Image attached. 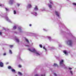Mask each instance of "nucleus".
Wrapping results in <instances>:
<instances>
[{"instance_id":"f257e3e1","label":"nucleus","mask_w":76,"mask_h":76,"mask_svg":"<svg viewBox=\"0 0 76 76\" xmlns=\"http://www.w3.org/2000/svg\"><path fill=\"white\" fill-rule=\"evenodd\" d=\"M28 50L30 51V52H31L34 53L36 56H41V53H40V52L36 50L34 48H32L31 49H30V48H29Z\"/></svg>"},{"instance_id":"f03ea898","label":"nucleus","mask_w":76,"mask_h":76,"mask_svg":"<svg viewBox=\"0 0 76 76\" xmlns=\"http://www.w3.org/2000/svg\"><path fill=\"white\" fill-rule=\"evenodd\" d=\"M18 30L19 31V32H17L15 31L14 32V33L20 35L21 34V33H22L23 32V31H22V30L21 27L19 26L18 28Z\"/></svg>"},{"instance_id":"7ed1b4c3","label":"nucleus","mask_w":76,"mask_h":76,"mask_svg":"<svg viewBox=\"0 0 76 76\" xmlns=\"http://www.w3.org/2000/svg\"><path fill=\"white\" fill-rule=\"evenodd\" d=\"M60 66L62 67H64L65 68V65L64 63V60H62L59 62Z\"/></svg>"},{"instance_id":"20e7f679","label":"nucleus","mask_w":76,"mask_h":76,"mask_svg":"<svg viewBox=\"0 0 76 76\" xmlns=\"http://www.w3.org/2000/svg\"><path fill=\"white\" fill-rule=\"evenodd\" d=\"M7 13H6V14H4V16H2V17H5V19H6L8 21L10 22H11V20L9 19L8 17L7 16Z\"/></svg>"},{"instance_id":"39448f33","label":"nucleus","mask_w":76,"mask_h":76,"mask_svg":"<svg viewBox=\"0 0 76 76\" xmlns=\"http://www.w3.org/2000/svg\"><path fill=\"white\" fill-rule=\"evenodd\" d=\"M8 69H11V71L12 72H14V73H16L17 72V71H15V70L14 69H12L11 66H8Z\"/></svg>"},{"instance_id":"423d86ee","label":"nucleus","mask_w":76,"mask_h":76,"mask_svg":"<svg viewBox=\"0 0 76 76\" xmlns=\"http://www.w3.org/2000/svg\"><path fill=\"white\" fill-rule=\"evenodd\" d=\"M67 43L68 45H69L70 46H72V40H68V41H67Z\"/></svg>"},{"instance_id":"0eeeda50","label":"nucleus","mask_w":76,"mask_h":76,"mask_svg":"<svg viewBox=\"0 0 76 76\" xmlns=\"http://www.w3.org/2000/svg\"><path fill=\"white\" fill-rule=\"evenodd\" d=\"M55 13H56V14L57 16H58V17L60 18H60V13L56 11L55 12Z\"/></svg>"},{"instance_id":"6e6552de","label":"nucleus","mask_w":76,"mask_h":76,"mask_svg":"<svg viewBox=\"0 0 76 76\" xmlns=\"http://www.w3.org/2000/svg\"><path fill=\"white\" fill-rule=\"evenodd\" d=\"M31 14H33L35 16H37V12H35L34 10V12H31Z\"/></svg>"},{"instance_id":"1a4fd4ad","label":"nucleus","mask_w":76,"mask_h":76,"mask_svg":"<svg viewBox=\"0 0 76 76\" xmlns=\"http://www.w3.org/2000/svg\"><path fill=\"white\" fill-rule=\"evenodd\" d=\"M34 9L35 11H37L39 10L37 6H35V7H34Z\"/></svg>"},{"instance_id":"9d476101","label":"nucleus","mask_w":76,"mask_h":76,"mask_svg":"<svg viewBox=\"0 0 76 76\" xmlns=\"http://www.w3.org/2000/svg\"><path fill=\"white\" fill-rule=\"evenodd\" d=\"M14 1V0H10L9 1V3L11 4H12Z\"/></svg>"},{"instance_id":"9b49d317","label":"nucleus","mask_w":76,"mask_h":76,"mask_svg":"<svg viewBox=\"0 0 76 76\" xmlns=\"http://www.w3.org/2000/svg\"><path fill=\"white\" fill-rule=\"evenodd\" d=\"M31 4H28L27 5V8H31Z\"/></svg>"},{"instance_id":"f8f14e48","label":"nucleus","mask_w":76,"mask_h":76,"mask_svg":"<svg viewBox=\"0 0 76 76\" xmlns=\"http://www.w3.org/2000/svg\"><path fill=\"white\" fill-rule=\"evenodd\" d=\"M15 39L16 40L17 42H20V40L19 39H18V38H17V37L16 36H15Z\"/></svg>"},{"instance_id":"ddd939ff","label":"nucleus","mask_w":76,"mask_h":76,"mask_svg":"<svg viewBox=\"0 0 76 76\" xmlns=\"http://www.w3.org/2000/svg\"><path fill=\"white\" fill-rule=\"evenodd\" d=\"M0 66L1 67H3V66H4L3 63L2 62H0Z\"/></svg>"},{"instance_id":"4468645a","label":"nucleus","mask_w":76,"mask_h":76,"mask_svg":"<svg viewBox=\"0 0 76 76\" xmlns=\"http://www.w3.org/2000/svg\"><path fill=\"white\" fill-rule=\"evenodd\" d=\"M48 6H49V7L50 8V9H51V8H52V5L51 4H48Z\"/></svg>"},{"instance_id":"2eb2a0df","label":"nucleus","mask_w":76,"mask_h":76,"mask_svg":"<svg viewBox=\"0 0 76 76\" xmlns=\"http://www.w3.org/2000/svg\"><path fill=\"white\" fill-rule=\"evenodd\" d=\"M63 52L64 53H65L66 55H67L68 53H67V51H66V50H64Z\"/></svg>"},{"instance_id":"dca6fc26","label":"nucleus","mask_w":76,"mask_h":76,"mask_svg":"<svg viewBox=\"0 0 76 76\" xmlns=\"http://www.w3.org/2000/svg\"><path fill=\"white\" fill-rule=\"evenodd\" d=\"M25 40L26 41V42H27V43H28V44H29V40H28V39H25Z\"/></svg>"},{"instance_id":"f3484780","label":"nucleus","mask_w":76,"mask_h":76,"mask_svg":"<svg viewBox=\"0 0 76 76\" xmlns=\"http://www.w3.org/2000/svg\"><path fill=\"white\" fill-rule=\"evenodd\" d=\"M17 25H15V26H14L13 28V29H15L16 28H17Z\"/></svg>"},{"instance_id":"a211bd4d","label":"nucleus","mask_w":76,"mask_h":76,"mask_svg":"<svg viewBox=\"0 0 76 76\" xmlns=\"http://www.w3.org/2000/svg\"><path fill=\"white\" fill-rule=\"evenodd\" d=\"M18 59H19L20 60H22V59L20 58V55H19L18 56H17Z\"/></svg>"},{"instance_id":"6ab92c4d","label":"nucleus","mask_w":76,"mask_h":76,"mask_svg":"<svg viewBox=\"0 0 76 76\" xmlns=\"http://www.w3.org/2000/svg\"><path fill=\"white\" fill-rule=\"evenodd\" d=\"M48 39H49L50 40V41H51V37H50V36H48Z\"/></svg>"},{"instance_id":"aec40b11","label":"nucleus","mask_w":76,"mask_h":76,"mask_svg":"<svg viewBox=\"0 0 76 76\" xmlns=\"http://www.w3.org/2000/svg\"><path fill=\"white\" fill-rule=\"evenodd\" d=\"M50 1V3H51V4H52V5L53 4V2L52 1H51V0H50V1Z\"/></svg>"},{"instance_id":"412c9836","label":"nucleus","mask_w":76,"mask_h":76,"mask_svg":"<svg viewBox=\"0 0 76 76\" xmlns=\"http://www.w3.org/2000/svg\"><path fill=\"white\" fill-rule=\"evenodd\" d=\"M5 9L6 11H9V9H8V8H7V7H5Z\"/></svg>"},{"instance_id":"4be33fe9","label":"nucleus","mask_w":76,"mask_h":76,"mask_svg":"<svg viewBox=\"0 0 76 76\" xmlns=\"http://www.w3.org/2000/svg\"><path fill=\"white\" fill-rule=\"evenodd\" d=\"M53 66H57L58 67V65L56 64H54Z\"/></svg>"},{"instance_id":"5701e85b","label":"nucleus","mask_w":76,"mask_h":76,"mask_svg":"<svg viewBox=\"0 0 76 76\" xmlns=\"http://www.w3.org/2000/svg\"><path fill=\"white\" fill-rule=\"evenodd\" d=\"M18 74L19 75H20V76H22V73H21V72H18Z\"/></svg>"},{"instance_id":"b1692460","label":"nucleus","mask_w":76,"mask_h":76,"mask_svg":"<svg viewBox=\"0 0 76 76\" xmlns=\"http://www.w3.org/2000/svg\"><path fill=\"white\" fill-rule=\"evenodd\" d=\"M9 52V53H10V54H12V52L11 50H10Z\"/></svg>"},{"instance_id":"393cba45","label":"nucleus","mask_w":76,"mask_h":76,"mask_svg":"<svg viewBox=\"0 0 76 76\" xmlns=\"http://www.w3.org/2000/svg\"><path fill=\"white\" fill-rule=\"evenodd\" d=\"M70 73H71V74L72 75H73V72L72 71H70Z\"/></svg>"},{"instance_id":"a878e982","label":"nucleus","mask_w":76,"mask_h":76,"mask_svg":"<svg viewBox=\"0 0 76 76\" xmlns=\"http://www.w3.org/2000/svg\"><path fill=\"white\" fill-rule=\"evenodd\" d=\"M72 4L74 6H76V3H72Z\"/></svg>"},{"instance_id":"bb28decb","label":"nucleus","mask_w":76,"mask_h":76,"mask_svg":"<svg viewBox=\"0 0 76 76\" xmlns=\"http://www.w3.org/2000/svg\"><path fill=\"white\" fill-rule=\"evenodd\" d=\"M32 35H34V36H36L37 35L35 34H32Z\"/></svg>"},{"instance_id":"cd10ccee","label":"nucleus","mask_w":76,"mask_h":76,"mask_svg":"<svg viewBox=\"0 0 76 76\" xmlns=\"http://www.w3.org/2000/svg\"><path fill=\"white\" fill-rule=\"evenodd\" d=\"M14 14H16V10H14Z\"/></svg>"},{"instance_id":"c85d7f7f","label":"nucleus","mask_w":76,"mask_h":76,"mask_svg":"<svg viewBox=\"0 0 76 76\" xmlns=\"http://www.w3.org/2000/svg\"><path fill=\"white\" fill-rule=\"evenodd\" d=\"M43 31H48V30H47V29H43Z\"/></svg>"},{"instance_id":"c756f323","label":"nucleus","mask_w":76,"mask_h":76,"mask_svg":"<svg viewBox=\"0 0 76 76\" xmlns=\"http://www.w3.org/2000/svg\"><path fill=\"white\" fill-rule=\"evenodd\" d=\"M0 6H1V7H3L4 5H3V4H0Z\"/></svg>"},{"instance_id":"7c9ffc66","label":"nucleus","mask_w":76,"mask_h":76,"mask_svg":"<svg viewBox=\"0 0 76 76\" xmlns=\"http://www.w3.org/2000/svg\"><path fill=\"white\" fill-rule=\"evenodd\" d=\"M13 45H10V47L11 48H13Z\"/></svg>"},{"instance_id":"2f4dec72","label":"nucleus","mask_w":76,"mask_h":76,"mask_svg":"<svg viewBox=\"0 0 76 76\" xmlns=\"http://www.w3.org/2000/svg\"><path fill=\"white\" fill-rule=\"evenodd\" d=\"M17 4L18 6L19 7V6H20V4L19 3H17Z\"/></svg>"},{"instance_id":"473e14b6","label":"nucleus","mask_w":76,"mask_h":76,"mask_svg":"<svg viewBox=\"0 0 76 76\" xmlns=\"http://www.w3.org/2000/svg\"><path fill=\"white\" fill-rule=\"evenodd\" d=\"M45 10V9L44 8L43 9H41V10L42 11H44V10Z\"/></svg>"},{"instance_id":"72a5a7b5","label":"nucleus","mask_w":76,"mask_h":76,"mask_svg":"<svg viewBox=\"0 0 76 76\" xmlns=\"http://www.w3.org/2000/svg\"><path fill=\"white\" fill-rule=\"evenodd\" d=\"M40 47V48H42V45H39Z\"/></svg>"},{"instance_id":"f704fd0d","label":"nucleus","mask_w":76,"mask_h":76,"mask_svg":"<svg viewBox=\"0 0 76 76\" xmlns=\"http://www.w3.org/2000/svg\"><path fill=\"white\" fill-rule=\"evenodd\" d=\"M43 49H45V50H47L46 49V48H45V46H44V47H43Z\"/></svg>"},{"instance_id":"c9c22d12","label":"nucleus","mask_w":76,"mask_h":76,"mask_svg":"<svg viewBox=\"0 0 76 76\" xmlns=\"http://www.w3.org/2000/svg\"><path fill=\"white\" fill-rule=\"evenodd\" d=\"M3 29H4V30H5V31H6V29L5 28H4L3 27Z\"/></svg>"},{"instance_id":"e433bc0d","label":"nucleus","mask_w":76,"mask_h":76,"mask_svg":"<svg viewBox=\"0 0 76 76\" xmlns=\"http://www.w3.org/2000/svg\"><path fill=\"white\" fill-rule=\"evenodd\" d=\"M22 66L21 65H19V67L20 68H21V67Z\"/></svg>"},{"instance_id":"4c0bfd02","label":"nucleus","mask_w":76,"mask_h":76,"mask_svg":"<svg viewBox=\"0 0 76 76\" xmlns=\"http://www.w3.org/2000/svg\"><path fill=\"white\" fill-rule=\"evenodd\" d=\"M72 69V68H69V70H71Z\"/></svg>"},{"instance_id":"58836bf2","label":"nucleus","mask_w":76,"mask_h":76,"mask_svg":"<svg viewBox=\"0 0 76 76\" xmlns=\"http://www.w3.org/2000/svg\"><path fill=\"white\" fill-rule=\"evenodd\" d=\"M54 75L55 76H57V75H56V73H54Z\"/></svg>"},{"instance_id":"ea45409f","label":"nucleus","mask_w":76,"mask_h":76,"mask_svg":"<svg viewBox=\"0 0 76 76\" xmlns=\"http://www.w3.org/2000/svg\"><path fill=\"white\" fill-rule=\"evenodd\" d=\"M34 76H39V75L38 74H36Z\"/></svg>"},{"instance_id":"a19ab883","label":"nucleus","mask_w":76,"mask_h":76,"mask_svg":"<svg viewBox=\"0 0 76 76\" xmlns=\"http://www.w3.org/2000/svg\"><path fill=\"white\" fill-rule=\"evenodd\" d=\"M67 30H68V31H69V33L71 34V33H70L69 30L68 29H67Z\"/></svg>"},{"instance_id":"79ce46f5","label":"nucleus","mask_w":76,"mask_h":76,"mask_svg":"<svg viewBox=\"0 0 76 76\" xmlns=\"http://www.w3.org/2000/svg\"><path fill=\"white\" fill-rule=\"evenodd\" d=\"M26 46H28V47L29 46V45H26Z\"/></svg>"},{"instance_id":"37998d69","label":"nucleus","mask_w":76,"mask_h":76,"mask_svg":"<svg viewBox=\"0 0 76 76\" xmlns=\"http://www.w3.org/2000/svg\"><path fill=\"white\" fill-rule=\"evenodd\" d=\"M41 76H45V74H43V75H41Z\"/></svg>"},{"instance_id":"c03bdc74","label":"nucleus","mask_w":76,"mask_h":76,"mask_svg":"<svg viewBox=\"0 0 76 76\" xmlns=\"http://www.w3.org/2000/svg\"><path fill=\"white\" fill-rule=\"evenodd\" d=\"M2 33L1 32H0V35H1L2 34Z\"/></svg>"},{"instance_id":"a18cd8bd","label":"nucleus","mask_w":76,"mask_h":76,"mask_svg":"<svg viewBox=\"0 0 76 76\" xmlns=\"http://www.w3.org/2000/svg\"><path fill=\"white\" fill-rule=\"evenodd\" d=\"M6 53H4V55H6Z\"/></svg>"},{"instance_id":"49530a36","label":"nucleus","mask_w":76,"mask_h":76,"mask_svg":"<svg viewBox=\"0 0 76 76\" xmlns=\"http://www.w3.org/2000/svg\"><path fill=\"white\" fill-rule=\"evenodd\" d=\"M29 26H31V24H30Z\"/></svg>"},{"instance_id":"de8ad7c7","label":"nucleus","mask_w":76,"mask_h":76,"mask_svg":"<svg viewBox=\"0 0 76 76\" xmlns=\"http://www.w3.org/2000/svg\"><path fill=\"white\" fill-rule=\"evenodd\" d=\"M56 59H58V57H56Z\"/></svg>"},{"instance_id":"09e8293b","label":"nucleus","mask_w":76,"mask_h":76,"mask_svg":"<svg viewBox=\"0 0 76 76\" xmlns=\"http://www.w3.org/2000/svg\"><path fill=\"white\" fill-rule=\"evenodd\" d=\"M32 45H33V43H32Z\"/></svg>"},{"instance_id":"8fccbe9b","label":"nucleus","mask_w":76,"mask_h":76,"mask_svg":"<svg viewBox=\"0 0 76 76\" xmlns=\"http://www.w3.org/2000/svg\"><path fill=\"white\" fill-rule=\"evenodd\" d=\"M59 46H60V45H59Z\"/></svg>"},{"instance_id":"3c124183","label":"nucleus","mask_w":76,"mask_h":76,"mask_svg":"<svg viewBox=\"0 0 76 76\" xmlns=\"http://www.w3.org/2000/svg\"><path fill=\"white\" fill-rule=\"evenodd\" d=\"M60 23H61V22H60Z\"/></svg>"},{"instance_id":"603ef678","label":"nucleus","mask_w":76,"mask_h":76,"mask_svg":"<svg viewBox=\"0 0 76 76\" xmlns=\"http://www.w3.org/2000/svg\"><path fill=\"white\" fill-rule=\"evenodd\" d=\"M16 76H17V75H16Z\"/></svg>"}]
</instances>
